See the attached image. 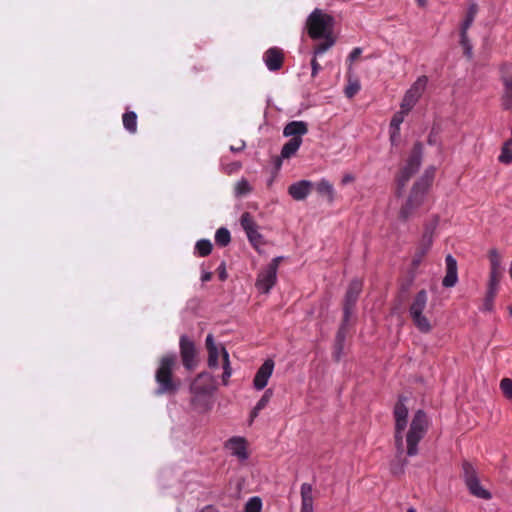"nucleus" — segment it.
<instances>
[{"label": "nucleus", "mask_w": 512, "mask_h": 512, "mask_svg": "<svg viewBox=\"0 0 512 512\" xmlns=\"http://www.w3.org/2000/svg\"><path fill=\"white\" fill-rule=\"evenodd\" d=\"M231 241V235L227 228L221 227L215 233V242L221 247L227 246Z\"/></svg>", "instance_id": "473e14b6"}, {"label": "nucleus", "mask_w": 512, "mask_h": 512, "mask_svg": "<svg viewBox=\"0 0 512 512\" xmlns=\"http://www.w3.org/2000/svg\"><path fill=\"white\" fill-rule=\"evenodd\" d=\"M311 67H312V77H315L318 72L321 70V65L317 62L316 58L314 57L311 61Z\"/></svg>", "instance_id": "a18cd8bd"}, {"label": "nucleus", "mask_w": 512, "mask_h": 512, "mask_svg": "<svg viewBox=\"0 0 512 512\" xmlns=\"http://www.w3.org/2000/svg\"><path fill=\"white\" fill-rule=\"evenodd\" d=\"M225 448L228 449L232 455L238 457L240 460L248 458L247 442L243 437H232L225 443Z\"/></svg>", "instance_id": "412c9836"}, {"label": "nucleus", "mask_w": 512, "mask_h": 512, "mask_svg": "<svg viewBox=\"0 0 512 512\" xmlns=\"http://www.w3.org/2000/svg\"><path fill=\"white\" fill-rule=\"evenodd\" d=\"M361 86L358 80L349 81V84L345 88V95L348 98L354 97L360 90Z\"/></svg>", "instance_id": "37998d69"}, {"label": "nucleus", "mask_w": 512, "mask_h": 512, "mask_svg": "<svg viewBox=\"0 0 512 512\" xmlns=\"http://www.w3.org/2000/svg\"><path fill=\"white\" fill-rule=\"evenodd\" d=\"M362 281L353 279L347 289L344 303H343V319L344 322H350V318L354 313V308L357 303L358 297L362 291Z\"/></svg>", "instance_id": "f8f14e48"}, {"label": "nucleus", "mask_w": 512, "mask_h": 512, "mask_svg": "<svg viewBox=\"0 0 512 512\" xmlns=\"http://www.w3.org/2000/svg\"><path fill=\"white\" fill-rule=\"evenodd\" d=\"M302 144V138L293 137L286 142L281 150V158L288 159L293 156Z\"/></svg>", "instance_id": "c85d7f7f"}, {"label": "nucleus", "mask_w": 512, "mask_h": 512, "mask_svg": "<svg viewBox=\"0 0 512 512\" xmlns=\"http://www.w3.org/2000/svg\"><path fill=\"white\" fill-rule=\"evenodd\" d=\"M460 45L463 48L464 55L468 58L472 57V44L470 43L469 37H468V31L460 30Z\"/></svg>", "instance_id": "c9c22d12"}, {"label": "nucleus", "mask_w": 512, "mask_h": 512, "mask_svg": "<svg viewBox=\"0 0 512 512\" xmlns=\"http://www.w3.org/2000/svg\"><path fill=\"white\" fill-rule=\"evenodd\" d=\"M273 395V392L271 389H267L264 394L262 395V397L260 398V400L257 402V404L255 405V407L253 408V410L251 411V414H250V421L252 422L259 414V412L261 410H263L269 403L271 397Z\"/></svg>", "instance_id": "c756f323"}, {"label": "nucleus", "mask_w": 512, "mask_h": 512, "mask_svg": "<svg viewBox=\"0 0 512 512\" xmlns=\"http://www.w3.org/2000/svg\"><path fill=\"white\" fill-rule=\"evenodd\" d=\"M308 133V124L304 121H291L286 124L283 129V135L285 137H298L301 138L303 135Z\"/></svg>", "instance_id": "b1692460"}, {"label": "nucleus", "mask_w": 512, "mask_h": 512, "mask_svg": "<svg viewBox=\"0 0 512 512\" xmlns=\"http://www.w3.org/2000/svg\"><path fill=\"white\" fill-rule=\"evenodd\" d=\"M263 61L270 71H278L283 66L284 53L278 47H271L264 53Z\"/></svg>", "instance_id": "6ab92c4d"}, {"label": "nucleus", "mask_w": 512, "mask_h": 512, "mask_svg": "<svg viewBox=\"0 0 512 512\" xmlns=\"http://www.w3.org/2000/svg\"><path fill=\"white\" fill-rule=\"evenodd\" d=\"M433 243V227L426 226L421 237V240L416 247L415 253L412 258L411 266L413 270H416L422 263L424 257L431 249Z\"/></svg>", "instance_id": "4468645a"}, {"label": "nucleus", "mask_w": 512, "mask_h": 512, "mask_svg": "<svg viewBox=\"0 0 512 512\" xmlns=\"http://www.w3.org/2000/svg\"><path fill=\"white\" fill-rule=\"evenodd\" d=\"M418 4L420 6H424L425 5V0H417Z\"/></svg>", "instance_id": "864d4df0"}, {"label": "nucleus", "mask_w": 512, "mask_h": 512, "mask_svg": "<svg viewBox=\"0 0 512 512\" xmlns=\"http://www.w3.org/2000/svg\"><path fill=\"white\" fill-rule=\"evenodd\" d=\"M313 188V182L309 180H301L291 184L288 188V193L294 200L301 201L311 193Z\"/></svg>", "instance_id": "aec40b11"}, {"label": "nucleus", "mask_w": 512, "mask_h": 512, "mask_svg": "<svg viewBox=\"0 0 512 512\" xmlns=\"http://www.w3.org/2000/svg\"><path fill=\"white\" fill-rule=\"evenodd\" d=\"M406 114L407 113H404L403 110L401 109V111L394 114L393 118L391 119L390 128L393 130L391 132L392 139L399 132L400 125L404 120V115Z\"/></svg>", "instance_id": "e433bc0d"}, {"label": "nucleus", "mask_w": 512, "mask_h": 512, "mask_svg": "<svg viewBox=\"0 0 512 512\" xmlns=\"http://www.w3.org/2000/svg\"><path fill=\"white\" fill-rule=\"evenodd\" d=\"M200 512H218V510L212 505H207L204 508H202Z\"/></svg>", "instance_id": "de8ad7c7"}, {"label": "nucleus", "mask_w": 512, "mask_h": 512, "mask_svg": "<svg viewBox=\"0 0 512 512\" xmlns=\"http://www.w3.org/2000/svg\"><path fill=\"white\" fill-rule=\"evenodd\" d=\"M429 426L426 413L423 410L415 412L406 435L407 455L415 456L418 454V443L424 438Z\"/></svg>", "instance_id": "7ed1b4c3"}, {"label": "nucleus", "mask_w": 512, "mask_h": 512, "mask_svg": "<svg viewBox=\"0 0 512 512\" xmlns=\"http://www.w3.org/2000/svg\"><path fill=\"white\" fill-rule=\"evenodd\" d=\"M321 39H324L323 42L319 43L315 48H314V54L315 56L317 55H321L323 53H325L328 49H330L334 43H335V39L333 38L332 35H327V36H323L321 37Z\"/></svg>", "instance_id": "72a5a7b5"}, {"label": "nucleus", "mask_w": 512, "mask_h": 512, "mask_svg": "<svg viewBox=\"0 0 512 512\" xmlns=\"http://www.w3.org/2000/svg\"><path fill=\"white\" fill-rule=\"evenodd\" d=\"M490 260V273L488 288L498 291L499 283L504 275V268L502 267L501 256L496 249L489 251Z\"/></svg>", "instance_id": "2eb2a0df"}, {"label": "nucleus", "mask_w": 512, "mask_h": 512, "mask_svg": "<svg viewBox=\"0 0 512 512\" xmlns=\"http://www.w3.org/2000/svg\"><path fill=\"white\" fill-rule=\"evenodd\" d=\"M350 326V322H341V325L337 331L335 342H334V350H333V358L335 361H340L343 351H344V343L346 339V335L348 332V328Z\"/></svg>", "instance_id": "4be33fe9"}, {"label": "nucleus", "mask_w": 512, "mask_h": 512, "mask_svg": "<svg viewBox=\"0 0 512 512\" xmlns=\"http://www.w3.org/2000/svg\"><path fill=\"white\" fill-rule=\"evenodd\" d=\"M211 279H212V273H211V272H206V273H204V274L202 275V277H201V280H202L203 282H208V281H210Z\"/></svg>", "instance_id": "09e8293b"}, {"label": "nucleus", "mask_w": 512, "mask_h": 512, "mask_svg": "<svg viewBox=\"0 0 512 512\" xmlns=\"http://www.w3.org/2000/svg\"><path fill=\"white\" fill-rule=\"evenodd\" d=\"M361 53H362V49H361L360 47H356V48H354V49L350 52V54H349V56H348V61H350L351 63H353L354 61H356V60L360 57Z\"/></svg>", "instance_id": "c03bdc74"}, {"label": "nucleus", "mask_w": 512, "mask_h": 512, "mask_svg": "<svg viewBox=\"0 0 512 512\" xmlns=\"http://www.w3.org/2000/svg\"><path fill=\"white\" fill-rule=\"evenodd\" d=\"M177 365V355L175 353H167L160 357L155 371V381L157 383L155 394L157 396L173 395L178 391L180 380L174 376Z\"/></svg>", "instance_id": "f257e3e1"}, {"label": "nucleus", "mask_w": 512, "mask_h": 512, "mask_svg": "<svg viewBox=\"0 0 512 512\" xmlns=\"http://www.w3.org/2000/svg\"><path fill=\"white\" fill-rule=\"evenodd\" d=\"M312 486L308 483L301 485V512H313Z\"/></svg>", "instance_id": "a878e982"}, {"label": "nucleus", "mask_w": 512, "mask_h": 512, "mask_svg": "<svg viewBox=\"0 0 512 512\" xmlns=\"http://www.w3.org/2000/svg\"><path fill=\"white\" fill-rule=\"evenodd\" d=\"M282 257H275L272 261L258 274L256 287L262 293H269L277 281V270Z\"/></svg>", "instance_id": "1a4fd4ad"}, {"label": "nucleus", "mask_w": 512, "mask_h": 512, "mask_svg": "<svg viewBox=\"0 0 512 512\" xmlns=\"http://www.w3.org/2000/svg\"><path fill=\"white\" fill-rule=\"evenodd\" d=\"M190 389L196 395L210 394L214 389L211 375L205 372L200 373L191 383Z\"/></svg>", "instance_id": "f3484780"}, {"label": "nucleus", "mask_w": 512, "mask_h": 512, "mask_svg": "<svg viewBox=\"0 0 512 512\" xmlns=\"http://www.w3.org/2000/svg\"><path fill=\"white\" fill-rule=\"evenodd\" d=\"M463 476L469 492L478 498L489 500L491 493L481 486L478 475L472 464L465 461L462 464Z\"/></svg>", "instance_id": "6e6552de"}, {"label": "nucleus", "mask_w": 512, "mask_h": 512, "mask_svg": "<svg viewBox=\"0 0 512 512\" xmlns=\"http://www.w3.org/2000/svg\"><path fill=\"white\" fill-rule=\"evenodd\" d=\"M446 262V275L442 280V285L444 287L450 288L453 287L458 281V273H457V261L453 258L452 255H447L445 258Z\"/></svg>", "instance_id": "5701e85b"}, {"label": "nucleus", "mask_w": 512, "mask_h": 512, "mask_svg": "<svg viewBox=\"0 0 512 512\" xmlns=\"http://www.w3.org/2000/svg\"><path fill=\"white\" fill-rule=\"evenodd\" d=\"M221 355H222V358H223V375H222V381H223V384L226 385L228 383V379L230 378L231 374H232V369L230 367V362H229V354L227 352V350L225 349V347H221Z\"/></svg>", "instance_id": "2f4dec72"}, {"label": "nucleus", "mask_w": 512, "mask_h": 512, "mask_svg": "<svg viewBox=\"0 0 512 512\" xmlns=\"http://www.w3.org/2000/svg\"><path fill=\"white\" fill-rule=\"evenodd\" d=\"M510 314L512 316V307L509 308Z\"/></svg>", "instance_id": "6e6d98bb"}, {"label": "nucleus", "mask_w": 512, "mask_h": 512, "mask_svg": "<svg viewBox=\"0 0 512 512\" xmlns=\"http://www.w3.org/2000/svg\"><path fill=\"white\" fill-rule=\"evenodd\" d=\"M423 145L420 142H416L411 150V153L407 159L405 166L400 170L396 182H397V196L402 194V190L411 179V177L419 170L422 160Z\"/></svg>", "instance_id": "39448f33"}, {"label": "nucleus", "mask_w": 512, "mask_h": 512, "mask_svg": "<svg viewBox=\"0 0 512 512\" xmlns=\"http://www.w3.org/2000/svg\"><path fill=\"white\" fill-rule=\"evenodd\" d=\"M404 398L400 397L394 406V419H395V446L397 454L400 455L404 451L403 432L407 426L408 408L404 404Z\"/></svg>", "instance_id": "0eeeda50"}, {"label": "nucleus", "mask_w": 512, "mask_h": 512, "mask_svg": "<svg viewBox=\"0 0 512 512\" xmlns=\"http://www.w3.org/2000/svg\"><path fill=\"white\" fill-rule=\"evenodd\" d=\"M282 164L281 158H277L276 160V166L279 168Z\"/></svg>", "instance_id": "603ef678"}, {"label": "nucleus", "mask_w": 512, "mask_h": 512, "mask_svg": "<svg viewBox=\"0 0 512 512\" xmlns=\"http://www.w3.org/2000/svg\"><path fill=\"white\" fill-rule=\"evenodd\" d=\"M251 191V187L247 180L242 179L239 182H237L235 186V193L237 196H243L248 194Z\"/></svg>", "instance_id": "79ce46f5"}, {"label": "nucleus", "mask_w": 512, "mask_h": 512, "mask_svg": "<svg viewBox=\"0 0 512 512\" xmlns=\"http://www.w3.org/2000/svg\"><path fill=\"white\" fill-rule=\"evenodd\" d=\"M240 224L245 231L247 238L255 249L265 244L263 236L258 231V224L249 212H244L240 218Z\"/></svg>", "instance_id": "ddd939ff"}, {"label": "nucleus", "mask_w": 512, "mask_h": 512, "mask_svg": "<svg viewBox=\"0 0 512 512\" xmlns=\"http://www.w3.org/2000/svg\"><path fill=\"white\" fill-rule=\"evenodd\" d=\"M262 509V501L259 497L250 498L245 504V512H260Z\"/></svg>", "instance_id": "ea45409f"}, {"label": "nucleus", "mask_w": 512, "mask_h": 512, "mask_svg": "<svg viewBox=\"0 0 512 512\" xmlns=\"http://www.w3.org/2000/svg\"><path fill=\"white\" fill-rule=\"evenodd\" d=\"M195 250L197 254L201 257L208 256L212 251V243L210 242V240L201 239L197 241L195 245Z\"/></svg>", "instance_id": "f704fd0d"}, {"label": "nucleus", "mask_w": 512, "mask_h": 512, "mask_svg": "<svg viewBox=\"0 0 512 512\" xmlns=\"http://www.w3.org/2000/svg\"><path fill=\"white\" fill-rule=\"evenodd\" d=\"M351 181H353V176H351V175H345L342 179L343 184H346Z\"/></svg>", "instance_id": "3c124183"}, {"label": "nucleus", "mask_w": 512, "mask_h": 512, "mask_svg": "<svg viewBox=\"0 0 512 512\" xmlns=\"http://www.w3.org/2000/svg\"><path fill=\"white\" fill-rule=\"evenodd\" d=\"M334 19L332 16L315 9L307 19L308 35L312 39H321L323 36L332 35Z\"/></svg>", "instance_id": "423d86ee"}, {"label": "nucleus", "mask_w": 512, "mask_h": 512, "mask_svg": "<svg viewBox=\"0 0 512 512\" xmlns=\"http://www.w3.org/2000/svg\"><path fill=\"white\" fill-rule=\"evenodd\" d=\"M274 370V361L267 359L257 370L253 379L254 387L257 390H262L266 387L269 378L271 377Z\"/></svg>", "instance_id": "a211bd4d"}, {"label": "nucleus", "mask_w": 512, "mask_h": 512, "mask_svg": "<svg viewBox=\"0 0 512 512\" xmlns=\"http://www.w3.org/2000/svg\"><path fill=\"white\" fill-rule=\"evenodd\" d=\"M499 387L503 396L508 400H512V379H501Z\"/></svg>", "instance_id": "4c0bfd02"}, {"label": "nucleus", "mask_w": 512, "mask_h": 512, "mask_svg": "<svg viewBox=\"0 0 512 512\" xmlns=\"http://www.w3.org/2000/svg\"><path fill=\"white\" fill-rule=\"evenodd\" d=\"M218 271H219V279H220L221 281L226 280V278H227V273H226V270H225V264H224V263H222V264L219 266Z\"/></svg>", "instance_id": "49530a36"}, {"label": "nucleus", "mask_w": 512, "mask_h": 512, "mask_svg": "<svg viewBox=\"0 0 512 512\" xmlns=\"http://www.w3.org/2000/svg\"><path fill=\"white\" fill-rule=\"evenodd\" d=\"M205 344L208 351V366L210 368H217L220 352L214 342V337L212 334L207 335Z\"/></svg>", "instance_id": "393cba45"}, {"label": "nucleus", "mask_w": 512, "mask_h": 512, "mask_svg": "<svg viewBox=\"0 0 512 512\" xmlns=\"http://www.w3.org/2000/svg\"><path fill=\"white\" fill-rule=\"evenodd\" d=\"M428 301V294L426 290L422 289L414 296L410 307L409 315L414 326L421 333H429L432 331L433 326L430 320L423 314Z\"/></svg>", "instance_id": "20e7f679"}, {"label": "nucleus", "mask_w": 512, "mask_h": 512, "mask_svg": "<svg viewBox=\"0 0 512 512\" xmlns=\"http://www.w3.org/2000/svg\"><path fill=\"white\" fill-rule=\"evenodd\" d=\"M427 83L428 78L426 76H420L407 90L401 102V109L404 113H409L412 110L424 93Z\"/></svg>", "instance_id": "9b49d317"}, {"label": "nucleus", "mask_w": 512, "mask_h": 512, "mask_svg": "<svg viewBox=\"0 0 512 512\" xmlns=\"http://www.w3.org/2000/svg\"><path fill=\"white\" fill-rule=\"evenodd\" d=\"M180 357L184 368L193 371L199 363L198 350L193 340L186 335H182L179 339Z\"/></svg>", "instance_id": "9d476101"}, {"label": "nucleus", "mask_w": 512, "mask_h": 512, "mask_svg": "<svg viewBox=\"0 0 512 512\" xmlns=\"http://www.w3.org/2000/svg\"><path fill=\"white\" fill-rule=\"evenodd\" d=\"M478 5L474 2L470 3L466 12H465V16H464V19L462 21V23L460 24V30H463V31H468L469 28L472 26L476 16H477V13H478Z\"/></svg>", "instance_id": "cd10ccee"}, {"label": "nucleus", "mask_w": 512, "mask_h": 512, "mask_svg": "<svg viewBox=\"0 0 512 512\" xmlns=\"http://www.w3.org/2000/svg\"><path fill=\"white\" fill-rule=\"evenodd\" d=\"M501 73L504 86L502 105L504 109L509 110L512 108V66L504 64L501 68Z\"/></svg>", "instance_id": "dca6fc26"}, {"label": "nucleus", "mask_w": 512, "mask_h": 512, "mask_svg": "<svg viewBox=\"0 0 512 512\" xmlns=\"http://www.w3.org/2000/svg\"><path fill=\"white\" fill-rule=\"evenodd\" d=\"M244 147H245V143L241 142V144L238 147L231 146L230 150L233 151V152H239V151L243 150Z\"/></svg>", "instance_id": "8fccbe9b"}, {"label": "nucleus", "mask_w": 512, "mask_h": 512, "mask_svg": "<svg viewBox=\"0 0 512 512\" xmlns=\"http://www.w3.org/2000/svg\"><path fill=\"white\" fill-rule=\"evenodd\" d=\"M313 189H315L319 195L325 196L329 203L334 201V187L328 180L321 179L319 182L314 184Z\"/></svg>", "instance_id": "bb28decb"}, {"label": "nucleus", "mask_w": 512, "mask_h": 512, "mask_svg": "<svg viewBox=\"0 0 512 512\" xmlns=\"http://www.w3.org/2000/svg\"><path fill=\"white\" fill-rule=\"evenodd\" d=\"M124 128L131 134L137 132V115L133 111L125 112L122 116Z\"/></svg>", "instance_id": "7c9ffc66"}, {"label": "nucleus", "mask_w": 512, "mask_h": 512, "mask_svg": "<svg viewBox=\"0 0 512 512\" xmlns=\"http://www.w3.org/2000/svg\"><path fill=\"white\" fill-rule=\"evenodd\" d=\"M434 177V169H427L424 175L414 183L406 202L399 211V218L403 221L413 216L422 205L424 197Z\"/></svg>", "instance_id": "f03ea898"}, {"label": "nucleus", "mask_w": 512, "mask_h": 512, "mask_svg": "<svg viewBox=\"0 0 512 512\" xmlns=\"http://www.w3.org/2000/svg\"><path fill=\"white\" fill-rule=\"evenodd\" d=\"M499 162L503 164H510L512 162V150L510 149L509 143H504L501 148V153L498 157Z\"/></svg>", "instance_id": "58836bf2"}, {"label": "nucleus", "mask_w": 512, "mask_h": 512, "mask_svg": "<svg viewBox=\"0 0 512 512\" xmlns=\"http://www.w3.org/2000/svg\"><path fill=\"white\" fill-rule=\"evenodd\" d=\"M497 292L498 291H496V290L487 288V293H486V296H485V299L483 302V308H482L484 311H491L493 309V302H494V298L497 295Z\"/></svg>", "instance_id": "a19ab883"}, {"label": "nucleus", "mask_w": 512, "mask_h": 512, "mask_svg": "<svg viewBox=\"0 0 512 512\" xmlns=\"http://www.w3.org/2000/svg\"><path fill=\"white\" fill-rule=\"evenodd\" d=\"M407 512H417L414 508H409Z\"/></svg>", "instance_id": "5fc2aeb1"}]
</instances>
